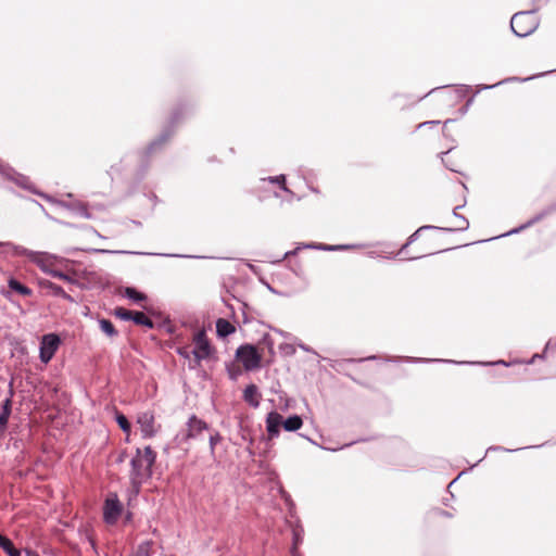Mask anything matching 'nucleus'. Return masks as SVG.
Returning a JSON list of instances; mask_svg holds the SVG:
<instances>
[{"mask_svg": "<svg viewBox=\"0 0 556 556\" xmlns=\"http://www.w3.org/2000/svg\"><path fill=\"white\" fill-rule=\"evenodd\" d=\"M136 325L144 326L147 328H153L154 323L142 312L132 311L131 319Z\"/></svg>", "mask_w": 556, "mask_h": 556, "instance_id": "13", "label": "nucleus"}, {"mask_svg": "<svg viewBox=\"0 0 556 556\" xmlns=\"http://www.w3.org/2000/svg\"><path fill=\"white\" fill-rule=\"evenodd\" d=\"M0 547L9 555V556H21V553L17 548L14 547L12 541L0 534Z\"/></svg>", "mask_w": 556, "mask_h": 556, "instance_id": "15", "label": "nucleus"}, {"mask_svg": "<svg viewBox=\"0 0 556 556\" xmlns=\"http://www.w3.org/2000/svg\"><path fill=\"white\" fill-rule=\"evenodd\" d=\"M152 546L153 543L151 541H146L141 543L137 548L135 556H151Z\"/></svg>", "mask_w": 556, "mask_h": 556, "instance_id": "19", "label": "nucleus"}, {"mask_svg": "<svg viewBox=\"0 0 556 556\" xmlns=\"http://www.w3.org/2000/svg\"><path fill=\"white\" fill-rule=\"evenodd\" d=\"M539 25V20L535 12H518L513 15L510 20V27L513 31L519 37H526L532 34Z\"/></svg>", "mask_w": 556, "mask_h": 556, "instance_id": "3", "label": "nucleus"}, {"mask_svg": "<svg viewBox=\"0 0 556 556\" xmlns=\"http://www.w3.org/2000/svg\"><path fill=\"white\" fill-rule=\"evenodd\" d=\"M468 225V220L465 217L460 216L455 210L453 212V220H451L448 225L444 227V229L450 231H462L467 229Z\"/></svg>", "mask_w": 556, "mask_h": 556, "instance_id": "10", "label": "nucleus"}, {"mask_svg": "<svg viewBox=\"0 0 556 556\" xmlns=\"http://www.w3.org/2000/svg\"><path fill=\"white\" fill-rule=\"evenodd\" d=\"M99 325H100L101 330L106 336H109L111 338L117 336V331H116V329H115V327H114V325L112 324L111 320H109V319H101L99 321Z\"/></svg>", "mask_w": 556, "mask_h": 556, "instance_id": "18", "label": "nucleus"}, {"mask_svg": "<svg viewBox=\"0 0 556 556\" xmlns=\"http://www.w3.org/2000/svg\"><path fill=\"white\" fill-rule=\"evenodd\" d=\"M440 122H435V121H432V122H427V123H422V124H419L418 128L419 129H422L425 126H428V125H433V126H438Z\"/></svg>", "mask_w": 556, "mask_h": 556, "instance_id": "29", "label": "nucleus"}, {"mask_svg": "<svg viewBox=\"0 0 556 556\" xmlns=\"http://www.w3.org/2000/svg\"><path fill=\"white\" fill-rule=\"evenodd\" d=\"M122 504L118 501L117 496L115 494L110 495L105 500L104 504V520L108 523H115L122 513Z\"/></svg>", "mask_w": 556, "mask_h": 556, "instance_id": "7", "label": "nucleus"}, {"mask_svg": "<svg viewBox=\"0 0 556 556\" xmlns=\"http://www.w3.org/2000/svg\"><path fill=\"white\" fill-rule=\"evenodd\" d=\"M9 287L24 296L30 295L31 293V290L28 287L22 285L20 281L15 279H10Z\"/></svg>", "mask_w": 556, "mask_h": 556, "instance_id": "16", "label": "nucleus"}, {"mask_svg": "<svg viewBox=\"0 0 556 556\" xmlns=\"http://www.w3.org/2000/svg\"><path fill=\"white\" fill-rule=\"evenodd\" d=\"M114 315L123 320H130L132 317V311L124 307H116L114 309Z\"/></svg>", "mask_w": 556, "mask_h": 556, "instance_id": "21", "label": "nucleus"}, {"mask_svg": "<svg viewBox=\"0 0 556 556\" xmlns=\"http://www.w3.org/2000/svg\"><path fill=\"white\" fill-rule=\"evenodd\" d=\"M302 425H303V420L298 415H293V416L287 418L285 421L282 420V427L287 431H296L302 427Z\"/></svg>", "mask_w": 556, "mask_h": 556, "instance_id": "14", "label": "nucleus"}, {"mask_svg": "<svg viewBox=\"0 0 556 556\" xmlns=\"http://www.w3.org/2000/svg\"><path fill=\"white\" fill-rule=\"evenodd\" d=\"M236 357L242 363L245 370H255L260 368L262 362V353L252 344H243L238 348Z\"/></svg>", "mask_w": 556, "mask_h": 556, "instance_id": "4", "label": "nucleus"}, {"mask_svg": "<svg viewBox=\"0 0 556 556\" xmlns=\"http://www.w3.org/2000/svg\"><path fill=\"white\" fill-rule=\"evenodd\" d=\"M424 229H425V227L419 228V229H418L414 235H412V236L409 237L408 244H410V243L415 242V241L420 237V235H421V232L424 231Z\"/></svg>", "mask_w": 556, "mask_h": 556, "instance_id": "27", "label": "nucleus"}, {"mask_svg": "<svg viewBox=\"0 0 556 556\" xmlns=\"http://www.w3.org/2000/svg\"><path fill=\"white\" fill-rule=\"evenodd\" d=\"M261 394L258 393L257 387L255 384H249L243 392V400L249 403L253 407H257L260 405Z\"/></svg>", "mask_w": 556, "mask_h": 556, "instance_id": "11", "label": "nucleus"}, {"mask_svg": "<svg viewBox=\"0 0 556 556\" xmlns=\"http://www.w3.org/2000/svg\"><path fill=\"white\" fill-rule=\"evenodd\" d=\"M61 340L58 334H45L40 342V359L45 364L49 363L60 346Z\"/></svg>", "mask_w": 556, "mask_h": 556, "instance_id": "6", "label": "nucleus"}, {"mask_svg": "<svg viewBox=\"0 0 556 556\" xmlns=\"http://www.w3.org/2000/svg\"><path fill=\"white\" fill-rule=\"evenodd\" d=\"M324 250L331 251V250H334V248H332V247H325Z\"/></svg>", "mask_w": 556, "mask_h": 556, "instance_id": "30", "label": "nucleus"}, {"mask_svg": "<svg viewBox=\"0 0 556 556\" xmlns=\"http://www.w3.org/2000/svg\"><path fill=\"white\" fill-rule=\"evenodd\" d=\"M207 428L205 421L197 418L195 416L190 417L187 424V431L184 435L185 440L197 438L203 430Z\"/></svg>", "mask_w": 556, "mask_h": 556, "instance_id": "9", "label": "nucleus"}, {"mask_svg": "<svg viewBox=\"0 0 556 556\" xmlns=\"http://www.w3.org/2000/svg\"><path fill=\"white\" fill-rule=\"evenodd\" d=\"M156 453L151 446L137 448L135 457L131 459L130 477L134 483H141L151 476V468L155 462Z\"/></svg>", "mask_w": 556, "mask_h": 556, "instance_id": "1", "label": "nucleus"}, {"mask_svg": "<svg viewBox=\"0 0 556 556\" xmlns=\"http://www.w3.org/2000/svg\"><path fill=\"white\" fill-rule=\"evenodd\" d=\"M48 287L54 295L63 296L65 299H71V296L68 294H66V292L62 289V287H60L55 283H52V282H50L48 285Z\"/></svg>", "mask_w": 556, "mask_h": 556, "instance_id": "22", "label": "nucleus"}, {"mask_svg": "<svg viewBox=\"0 0 556 556\" xmlns=\"http://www.w3.org/2000/svg\"><path fill=\"white\" fill-rule=\"evenodd\" d=\"M177 352L179 355L187 358L189 362H190V359H192V357L190 356L192 353H191V351H189V346L179 348L177 350Z\"/></svg>", "mask_w": 556, "mask_h": 556, "instance_id": "25", "label": "nucleus"}, {"mask_svg": "<svg viewBox=\"0 0 556 556\" xmlns=\"http://www.w3.org/2000/svg\"><path fill=\"white\" fill-rule=\"evenodd\" d=\"M192 342L194 344L192 353V359H190L189 368L194 369L201 365L203 359H207L214 353V348L212 346L210 340L207 339L206 332L204 329L198 330L193 333Z\"/></svg>", "mask_w": 556, "mask_h": 556, "instance_id": "2", "label": "nucleus"}, {"mask_svg": "<svg viewBox=\"0 0 556 556\" xmlns=\"http://www.w3.org/2000/svg\"><path fill=\"white\" fill-rule=\"evenodd\" d=\"M141 434L144 439H151L156 435L161 426L156 424L154 413L147 410L140 413L137 418Z\"/></svg>", "mask_w": 556, "mask_h": 556, "instance_id": "5", "label": "nucleus"}, {"mask_svg": "<svg viewBox=\"0 0 556 556\" xmlns=\"http://www.w3.org/2000/svg\"><path fill=\"white\" fill-rule=\"evenodd\" d=\"M219 440H220L219 434L211 435V438H210V446H211L212 452L214 451L215 445L219 442Z\"/></svg>", "mask_w": 556, "mask_h": 556, "instance_id": "26", "label": "nucleus"}, {"mask_svg": "<svg viewBox=\"0 0 556 556\" xmlns=\"http://www.w3.org/2000/svg\"><path fill=\"white\" fill-rule=\"evenodd\" d=\"M116 421L122 430L129 431L130 430V422L128 421L127 417L123 414L117 415Z\"/></svg>", "mask_w": 556, "mask_h": 556, "instance_id": "23", "label": "nucleus"}, {"mask_svg": "<svg viewBox=\"0 0 556 556\" xmlns=\"http://www.w3.org/2000/svg\"><path fill=\"white\" fill-rule=\"evenodd\" d=\"M125 294L128 299L135 301V302H140V301H143L146 300V295L139 291H137L136 289L134 288H126L125 290Z\"/></svg>", "mask_w": 556, "mask_h": 556, "instance_id": "20", "label": "nucleus"}, {"mask_svg": "<svg viewBox=\"0 0 556 556\" xmlns=\"http://www.w3.org/2000/svg\"><path fill=\"white\" fill-rule=\"evenodd\" d=\"M282 426V416L277 412H270L266 418V429L268 432V439L273 440L278 437L279 429Z\"/></svg>", "mask_w": 556, "mask_h": 556, "instance_id": "8", "label": "nucleus"}, {"mask_svg": "<svg viewBox=\"0 0 556 556\" xmlns=\"http://www.w3.org/2000/svg\"><path fill=\"white\" fill-rule=\"evenodd\" d=\"M53 276L59 278V279H62L64 281H71V278L66 274L61 273V271H54Z\"/></svg>", "mask_w": 556, "mask_h": 556, "instance_id": "28", "label": "nucleus"}, {"mask_svg": "<svg viewBox=\"0 0 556 556\" xmlns=\"http://www.w3.org/2000/svg\"><path fill=\"white\" fill-rule=\"evenodd\" d=\"M11 414V401L5 400L3 405V410L0 414V430H3L8 424L9 417Z\"/></svg>", "mask_w": 556, "mask_h": 556, "instance_id": "17", "label": "nucleus"}, {"mask_svg": "<svg viewBox=\"0 0 556 556\" xmlns=\"http://www.w3.org/2000/svg\"><path fill=\"white\" fill-rule=\"evenodd\" d=\"M236 331V327L225 318H218L216 321V332L218 337L225 338Z\"/></svg>", "mask_w": 556, "mask_h": 556, "instance_id": "12", "label": "nucleus"}, {"mask_svg": "<svg viewBox=\"0 0 556 556\" xmlns=\"http://www.w3.org/2000/svg\"><path fill=\"white\" fill-rule=\"evenodd\" d=\"M269 180L271 182L280 185L282 190L289 192V189L286 186V177H285V175H280V176L274 177V178H269Z\"/></svg>", "mask_w": 556, "mask_h": 556, "instance_id": "24", "label": "nucleus"}]
</instances>
